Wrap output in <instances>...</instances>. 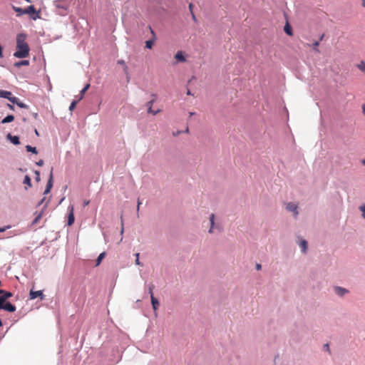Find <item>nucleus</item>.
<instances>
[{
	"mask_svg": "<svg viewBox=\"0 0 365 365\" xmlns=\"http://www.w3.org/2000/svg\"><path fill=\"white\" fill-rule=\"evenodd\" d=\"M26 35L24 34H18L16 36V51L14 56L16 58H24L29 55L30 48L26 41Z\"/></svg>",
	"mask_w": 365,
	"mask_h": 365,
	"instance_id": "obj_1",
	"label": "nucleus"
},
{
	"mask_svg": "<svg viewBox=\"0 0 365 365\" xmlns=\"http://www.w3.org/2000/svg\"><path fill=\"white\" fill-rule=\"evenodd\" d=\"M36 14V15L34 16H32V19L34 20H36V19L40 18L38 13L36 12L34 6H29L27 8L24 9V14Z\"/></svg>",
	"mask_w": 365,
	"mask_h": 365,
	"instance_id": "obj_2",
	"label": "nucleus"
},
{
	"mask_svg": "<svg viewBox=\"0 0 365 365\" xmlns=\"http://www.w3.org/2000/svg\"><path fill=\"white\" fill-rule=\"evenodd\" d=\"M53 168H51V173H50V175H49V179L48 180V182H47V185H46V187L45 189V191H44V195H47L50 192L52 187H53Z\"/></svg>",
	"mask_w": 365,
	"mask_h": 365,
	"instance_id": "obj_3",
	"label": "nucleus"
},
{
	"mask_svg": "<svg viewBox=\"0 0 365 365\" xmlns=\"http://www.w3.org/2000/svg\"><path fill=\"white\" fill-rule=\"evenodd\" d=\"M4 309L9 312H14L16 311V307L14 305L11 304L10 302H5L4 304H1L0 310Z\"/></svg>",
	"mask_w": 365,
	"mask_h": 365,
	"instance_id": "obj_4",
	"label": "nucleus"
},
{
	"mask_svg": "<svg viewBox=\"0 0 365 365\" xmlns=\"http://www.w3.org/2000/svg\"><path fill=\"white\" fill-rule=\"evenodd\" d=\"M154 101H155V100H154V99H153V100H151V101H150L147 102V103H146V104H145V106H146V107H147V108H148V113H151V114H153V115H156V114H158V113H160V110H159V109H158V110H153L152 109V106H153V104Z\"/></svg>",
	"mask_w": 365,
	"mask_h": 365,
	"instance_id": "obj_5",
	"label": "nucleus"
},
{
	"mask_svg": "<svg viewBox=\"0 0 365 365\" xmlns=\"http://www.w3.org/2000/svg\"><path fill=\"white\" fill-rule=\"evenodd\" d=\"M286 209L290 212L294 213V215L296 217L298 215L297 205L292 202H289L286 205Z\"/></svg>",
	"mask_w": 365,
	"mask_h": 365,
	"instance_id": "obj_6",
	"label": "nucleus"
},
{
	"mask_svg": "<svg viewBox=\"0 0 365 365\" xmlns=\"http://www.w3.org/2000/svg\"><path fill=\"white\" fill-rule=\"evenodd\" d=\"M149 29L153 35V38L145 41V47L150 49V48H152V47L154 44L155 39V34L150 26H149Z\"/></svg>",
	"mask_w": 365,
	"mask_h": 365,
	"instance_id": "obj_7",
	"label": "nucleus"
},
{
	"mask_svg": "<svg viewBox=\"0 0 365 365\" xmlns=\"http://www.w3.org/2000/svg\"><path fill=\"white\" fill-rule=\"evenodd\" d=\"M10 102L16 104L19 108H27L28 106L24 103L23 102L19 101V98L16 97H13L11 99H10Z\"/></svg>",
	"mask_w": 365,
	"mask_h": 365,
	"instance_id": "obj_8",
	"label": "nucleus"
},
{
	"mask_svg": "<svg viewBox=\"0 0 365 365\" xmlns=\"http://www.w3.org/2000/svg\"><path fill=\"white\" fill-rule=\"evenodd\" d=\"M68 210L70 212L68 217V225L71 226L74 222L73 207L72 205L69 206Z\"/></svg>",
	"mask_w": 365,
	"mask_h": 365,
	"instance_id": "obj_9",
	"label": "nucleus"
},
{
	"mask_svg": "<svg viewBox=\"0 0 365 365\" xmlns=\"http://www.w3.org/2000/svg\"><path fill=\"white\" fill-rule=\"evenodd\" d=\"M30 299H34L38 297H40L41 299H43V292L42 291H33V290H31L30 291Z\"/></svg>",
	"mask_w": 365,
	"mask_h": 365,
	"instance_id": "obj_10",
	"label": "nucleus"
},
{
	"mask_svg": "<svg viewBox=\"0 0 365 365\" xmlns=\"http://www.w3.org/2000/svg\"><path fill=\"white\" fill-rule=\"evenodd\" d=\"M0 97L6 98L10 101V99H11V98H13L14 96H12V93L10 91L0 90Z\"/></svg>",
	"mask_w": 365,
	"mask_h": 365,
	"instance_id": "obj_11",
	"label": "nucleus"
},
{
	"mask_svg": "<svg viewBox=\"0 0 365 365\" xmlns=\"http://www.w3.org/2000/svg\"><path fill=\"white\" fill-rule=\"evenodd\" d=\"M7 138L14 145L20 144L19 138L18 136L12 135L11 134L9 133L7 135Z\"/></svg>",
	"mask_w": 365,
	"mask_h": 365,
	"instance_id": "obj_12",
	"label": "nucleus"
},
{
	"mask_svg": "<svg viewBox=\"0 0 365 365\" xmlns=\"http://www.w3.org/2000/svg\"><path fill=\"white\" fill-rule=\"evenodd\" d=\"M150 299H151V304L153 306V309L155 312H156L160 306V303H159L158 300L154 296H152V297H150Z\"/></svg>",
	"mask_w": 365,
	"mask_h": 365,
	"instance_id": "obj_13",
	"label": "nucleus"
},
{
	"mask_svg": "<svg viewBox=\"0 0 365 365\" xmlns=\"http://www.w3.org/2000/svg\"><path fill=\"white\" fill-rule=\"evenodd\" d=\"M175 58L180 62H185L186 61L182 51H178L175 55Z\"/></svg>",
	"mask_w": 365,
	"mask_h": 365,
	"instance_id": "obj_14",
	"label": "nucleus"
},
{
	"mask_svg": "<svg viewBox=\"0 0 365 365\" xmlns=\"http://www.w3.org/2000/svg\"><path fill=\"white\" fill-rule=\"evenodd\" d=\"M335 292L339 295L343 296L345 293H346L348 291L345 289L344 288L340 287H336L334 288Z\"/></svg>",
	"mask_w": 365,
	"mask_h": 365,
	"instance_id": "obj_15",
	"label": "nucleus"
},
{
	"mask_svg": "<svg viewBox=\"0 0 365 365\" xmlns=\"http://www.w3.org/2000/svg\"><path fill=\"white\" fill-rule=\"evenodd\" d=\"M29 61H28V60L20 61L16 62L14 63V66L16 68H20L21 66H29Z\"/></svg>",
	"mask_w": 365,
	"mask_h": 365,
	"instance_id": "obj_16",
	"label": "nucleus"
},
{
	"mask_svg": "<svg viewBox=\"0 0 365 365\" xmlns=\"http://www.w3.org/2000/svg\"><path fill=\"white\" fill-rule=\"evenodd\" d=\"M210 228L209 230V232L210 233H212L213 232L214 226H215V215L214 214H211L210 215Z\"/></svg>",
	"mask_w": 365,
	"mask_h": 365,
	"instance_id": "obj_17",
	"label": "nucleus"
},
{
	"mask_svg": "<svg viewBox=\"0 0 365 365\" xmlns=\"http://www.w3.org/2000/svg\"><path fill=\"white\" fill-rule=\"evenodd\" d=\"M284 31L289 36H292V29L288 23H287L286 25L284 26Z\"/></svg>",
	"mask_w": 365,
	"mask_h": 365,
	"instance_id": "obj_18",
	"label": "nucleus"
},
{
	"mask_svg": "<svg viewBox=\"0 0 365 365\" xmlns=\"http://www.w3.org/2000/svg\"><path fill=\"white\" fill-rule=\"evenodd\" d=\"M90 88V84L87 83L85 87L81 91L80 97L78 98V101L81 100L83 98V96L85 93Z\"/></svg>",
	"mask_w": 365,
	"mask_h": 365,
	"instance_id": "obj_19",
	"label": "nucleus"
},
{
	"mask_svg": "<svg viewBox=\"0 0 365 365\" xmlns=\"http://www.w3.org/2000/svg\"><path fill=\"white\" fill-rule=\"evenodd\" d=\"M14 120V116L13 115H9L1 120V123H7L12 122Z\"/></svg>",
	"mask_w": 365,
	"mask_h": 365,
	"instance_id": "obj_20",
	"label": "nucleus"
},
{
	"mask_svg": "<svg viewBox=\"0 0 365 365\" xmlns=\"http://www.w3.org/2000/svg\"><path fill=\"white\" fill-rule=\"evenodd\" d=\"M299 246L301 247L302 252H306V250L307 249V242L306 240H301L299 243Z\"/></svg>",
	"mask_w": 365,
	"mask_h": 365,
	"instance_id": "obj_21",
	"label": "nucleus"
},
{
	"mask_svg": "<svg viewBox=\"0 0 365 365\" xmlns=\"http://www.w3.org/2000/svg\"><path fill=\"white\" fill-rule=\"evenodd\" d=\"M356 67L362 72L365 73V61H361L356 65Z\"/></svg>",
	"mask_w": 365,
	"mask_h": 365,
	"instance_id": "obj_22",
	"label": "nucleus"
},
{
	"mask_svg": "<svg viewBox=\"0 0 365 365\" xmlns=\"http://www.w3.org/2000/svg\"><path fill=\"white\" fill-rule=\"evenodd\" d=\"M105 256H106L105 252H102L99 255V256L98 257V258L96 259V266H98L101 264L102 259L105 257Z\"/></svg>",
	"mask_w": 365,
	"mask_h": 365,
	"instance_id": "obj_23",
	"label": "nucleus"
},
{
	"mask_svg": "<svg viewBox=\"0 0 365 365\" xmlns=\"http://www.w3.org/2000/svg\"><path fill=\"white\" fill-rule=\"evenodd\" d=\"M26 149L28 152H31L33 153L37 154V150L35 147H32L31 145H26Z\"/></svg>",
	"mask_w": 365,
	"mask_h": 365,
	"instance_id": "obj_24",
	"label": "nucleus"
},
{
	"mask_svg": "<svg viewBox=\"0 0 365 365\" xmlns=\"http://www.w3.org/2000/svg\"><path fill=\"white\" fill-rule=\"evenodd\" d=\"M24 184L27 185L29 187H31V178L29 175L25 176Z\"/></svg>",
	"mask_w": 365,
	"mask_h": 365,
	"instance_id": "obj_25",
	"label": "nucleus"
},
{
	"mask_svg": "<svg viewBox=\"0 0 365 365\" xmlns=\"http://www.w3.org/2000/svg\"><path fill=\"white\" fill-rule=\"evenodd\" d=\"M13 9L18 13V16L24 14V9L20 7L13 6Z\"/></svg>",
	"mask_w": 365,
	"mask_h": 365,
	"instance_id": "obj_26",
	"label": "nucleus"
},
{
	"mask_svg": "<svg viewBox=\"0 0 365 365\" xmlns=\"http://www.w3.org/2000/svg\"><path fill=\"white\" fill-rule=\"evenodd\" d=\"M154 288H155V285L153 284H150L149 285L148 293L150 295V297H152V296H154L153 295V289H154Z\"/></svg>",
	"mask_w": 365,
	"mask_h": 365,
	"instance_id": "obj_27",
	"label": "nucleus"
},
{
	"mask_svg": "<svg viewBox=\"0 0 365 365\" xmlns=\"http://www.w3.org/2000/svg\"><path fill=\"white\" fill-rule=\"evenodd\" d=\"M78 101H73L69 106V110L72 111L76 106Z\"/></svg>",
	"mask_w": 365,
	"mask_h": 365,
	"instance_id": "obj_28",
	"label": "nucleus"
},
{
	"mask_svg": "<svg viewBox=\"0 0 365 365\" xmlns=\"http://www.w3.org/2000/svg\"><path fill=\"white\" fill-rule=\"evenodd\" d=\"M42 217V212L38 213L33 221V224H36L38 220Z\"/></svg>",
	"mask_w": 365,
	"mask_h": 365,
	"instance_id": "obj_29",
	"label": "nucleus"
},
{
	"mask_svg": "<svg viewBox=\"0 0 365 365\" xmlns=\"http://www.w3.org/2000/svg\"><path fill=\"white\" fill-rule=\"evenodd\" d=\"M359 210L362 212V217L365 219V204L359 207Z\"/></svg>",
	"mask_w": 365,
	"mask_h": 365,
	"instance_id": "obj_30",
	"label": "nucleus"
},
{
	"mask_svg": "<svg viewBox=\"0 0 365 365\" xmlns=\"http://www.w3.org/2000/svg\"><path fill=\"white\" fill-rule=\"evenodd\" d=\"M118 64H120V65H123L124 66V71H127L128 70V66H126L125 61L123 60H119L118 61Z\"/></svg>",
	"mask_w": 365,
	"mask_h": 365,
	"instance_id": "obj_31",
	"label": "nucleus"
},
{
	"mask_svg": "<svg viewBox=\"0 0 365 365\" xmlns=\"http://www.w3.org/2000/svg\"><path fill=\"white\" fill-rule=\"evenodd\" d=\"M35 174H36V180L37 182H39L41 180V178H40V172L38 171V170H36L35 171Z\"/></svg>",
	"mask_w": 365,
	"mask_h": 365,
	"instance_id": "obj_32",
	"label": "nucleus"
},
{
	"mask_svg": "<svg viewBox=\"0 0 365 365\" xmlns=\"http://www.w3.org/2000/svg\"><path fill=\"white\" fill-rule=\"evenodd\" d=\"M139 256H140L139 253H136L135 254V257H136V259H135V264L137 265H140L141 264L140 262V260H139Z\"/></svg>",
	"mask_w": 365,
	"mask_h": 365,
	"instance_id": "obj_33",
	"label": "nucleus"
},
{
	"mask_svg": "<svg viewBox=\"0 0 365 365\" xmlns=\"http://www.w3.org/2000/svg\"><path fill=\"white\" fill-rule=\"evenodd\" d=\"M319 45V41H315L314 43H313V46H314V48L316 51L319 52V50L317 48L318 46Z\"/></svg>",
	"mask_w": 365,
	"mask_h": 365,
	"instance_id": "obj_34",
	"label": "nucleus"
},
{
	"mask_svg": "<svg viewBox=\"0 0 365 365\" xmlns=\"http://www.w3.org/2000/svg\"><path fill=\"white\" fill-rule=\"evenodd\" d=\"M123 232H124L123 220V218L121 217V230H120V234L123 235Z\"/></svg>",
	"mask_w": 365,
	"mask_h": 365,
	"instance_id": "obj_35",
	"label": "nucleus"
},
{
	"mask_svg": "<svg viewBox=\"0 0 365 365\" xmlns=\"http://www.w3.org/2000/svg\"><path fill=\"white\" fill-rule=\"evenodd\" d=\"M36 165L38 166H42L43 165V160H40L39 161L36 162Z\"/></svg>",
	"mask_w": 365,
	"mask_h": 365,
	"instance_id": "obj_36",
	"label": "nucleus"
},
{
	"mask_svg": "<svg viewBox=\"0 0 365 365\" xmlns=\"http://www.w3.org/2000/svg\"><path fill=\"white\" fill-rule=\"evenodd\" d=\"M361 110L364 115H365V103L361 106Z\"/></svg>",
	"mask_w": 365,
	"mask_h": 365,
	"instance_id": "obj_37",
	"label": "nucleus"
},
{
	"mask_svg": "<svg viewBox=\"0 0 365 365\" xmlns=\"http://www.w3.org/2000/svg\"><path fill=\"white\" fill-rule=\"evenodd\" d=\"M141 204V202L138 200V205H137V213L138 214V212H139V209H140V205Z\"/></svg>",
	"mask_w": 365,
	"mask_h": 365,
	"instance_id": "obj_38",
	"label": "nucleus"
},
{
	"mask_svg": "<svg viewBox=\"0 0 365 365\" xmlns=\"http://www.w3.org/2000/svg\"><path fill=\"white\" fill-rule=\"evenodd\" d=\"M2 51H3V48H2V46L0 45V58H2V57H3V53H2Z\"/></svg>",
	"mask_w": 365,
	"mask_h": 365,
	"instance_id": "obj_39",
	"label": "nucleus"
},
{
	"mask_svg": "<svg viewBox=\"0 0 365 365\" xmlns=\"http://www.w3.org/2000/svg\"><path fill=\"white\" fill-rule=\"evenodd\" d=\"M324 349L329 351V344H326L324 345Z\"/></svg>",
	"mask_w": 365,
	"mask_h": 365,
	"instance_id": "obj_40",
	"label": "nucleus"
},
{
	"mask_svg": "<svg viewBox=\"0 0 365 365\" xmlns=\"http://www.w3.org/2000/svg\"><path fill=\"white\" fill-rule=\"evenodd\" d=\"M7 106H8L11 110H14V106L11 105V104H7Z\"/></svg>",
	"mask_w": 365,
	"mask_h": 365,
	"instance_id": "obj_41",
	"label": "nucleus"
},
{
	"mask_svg": "<svg viewBox=\"0 0 365 365\" xmlns=\"http://www.w3.org/2000/svg\"><path fill=\"white\" fill-rule=\"evenodd\" d=\"M192 6H193L192 4H190L189 9H190L191 13L192 12Z\"/></svg>",
	"mask_w": 365,
	"mask_h": 365,
	"instance_id": "obj_42",
	"label": "nucleus"
},
{
	"mask_svg": "<svg viewBox=\"0 0 365 365\" xmlns=\"http://www.w3.org/2000/svg\"><path fill=\"white\" fill-rule=\"evenodd\" d=\"M261 267H261V264H257L256 265V268H257V270L261 269Z\"/></svg>",
	"mask_w": 365,
	"mask_h": 365,
	"instance_id": "obj_43",
	"label": "nucleus"
},
{
	"mask_svg": "<svg viewBox=\"0 0 365 365\" xmlns=\"http://www.w3.org/2000/svg\"><path fill=\"white\" fill-rule=\"evenodd\" d=\"M9 228V227H7ZM6 230V227L0 228V232H4Z\"/></svg>",
	"mask_w": 365,
	"mask_h": 365,
	"instance_id": "obj_44",
	"label": "nucleus"
},
{
	"mask_svg": "<svg viewBox=\"0 0 365 365\" xmlns=\"http://www.w3.org/2000/svg\"><path fill=\"white\" fill-rule=\"evenodd\" d=\"M44 200H45V197H43V199L39 202L38 205H41L43 202V201H44Z\"/></svg>",
	"mask_w": 365,
	"mask_h": 365,
	"instance_id": "obj_45",
	"label": "nucleus"
},
{
	"mask_svg": "<svg viewBox=\"0 0 365 365\" xmlns=\"http://www.w3.org/2000/svg\"><path fill=\"white\" fill-rule=\"evenodd\" d=\"M191 14H192V16L193 20L196 21V17H195V14H193V12H192Z\"/></svg>",
	"mask_w": 365,
	"mask_h": 365,
	"instance_id": "obj_46",
	"label": "nucleus"
},
{
	"mask_svg": "<svg viewBox=\"0 0 365 365\" xmlns=\"http://www.w3.org/2000/svg\"><path fill=\"white\" fill-rule=\"evenodd\" d=\"M361 5L365 8V0H362Z\"/></svg>",
	"mask_w": 365,
	"mask_h": 365,
	"instance_id": "obj_47",
	"label": "nucleus"
},
{
	"mask_svg": "<svg viewBox=\"0 0 365 365\" xmlns=\"http://www.w3.org/2000/svg\"><path fill=\"white\" fill-rule=\"evenodd\" d=\"M361 163H362L364 165H365V159H364V160H361Z\"/></svg>",
	"mask_w": 365,
	"mask_h": 365,
	"instance_id": "obj_48",
	"label": "nucleus"
},
{
	"mask_svg": "<svg viewBox=\"0 0 365 365\" xmlns=\"http://www.w3.org/2000/svg\"><path fill=\"white\" fill-rule=\"evenodd\" d=\"M187 95H191V93H190V90H187Z\"/></svg>",
	"mask_w": 365,
	"mask_h": 365,
	"instance_id": "obj_49",
	"label": "nucleus"
},
{
	"mask_svg": "<svg viewBox=\"0 0 365 365\" xmlns=\"http://www.w3.org/2000/svg\"><path fill=\"white\" fill-rule=\"evenodd\" d=\"M34 116L35 118H36L38 117V114L37 113H34Z\"/></svg>",
	"mask_w": 365,
	"mask_h": 365,
	"instance_id": "obj_50",
	"label": "nucleus"
},
{
	"mask_svg": "<svg viewBox=\"0 0 365 365\" xmlns=\"http://www.w3.org/2000/svg\"><path fill=\"white\" fill-rule=\"evenodd\" d=\"M88 203H89V201H86V202H84V205H88Z\"/></svg>",
	"mask_w": 365,
	"mask_h": 365,
	"instance_id": "obj_51",
	"label": "nucleus"
},
{
	"mask_svg": "<svg viewBox=\"0 0 365 365\" xmlns=\"http://www.w3.org/2000/svg\"><path fill=\"white\" fill-rule=\"evenodd\" d=\"M324 35H322L319 40L322 41L323 39Z\"/></svg>",
	"mask_w": 365,
	"mask_h": 365,
	"instance_id": "obj_52",
	"label": "nucleus"
},
{
	"mask_svg": "<svg viewBox=\"0 0 365 365\" xmlns=\"http://www.w3.org/2000/svg\"><path fill=\"white\" fill-rule=\"evenodd\" d=\"M194 115V113H190V116H192Z\"/></svg>",
	"mask_w": 365,
	"mask_h": 365,
	"instance_id": "obj_53",
	"label": "nucleus"
},
{
	"mask_svg": "<svg viewBox=\"0 0 365 365\" xmlns=\"http://www.w3.org/2000/svg\"><path fill=\"white\" fill-rule=\"evenodd\" d=\"M4 292L3 289H0V294Z\"/></svg>",
	"mask_w": 365,
	"mask_h": 365,
	"instance_id": "obj_54",
	"label": "nucleus"
},
{
	"mask_svg": "<svg viewBox=\"0 0 365 365\" xmlns=\"http://www.w3.org/2000/svg\"><path fill=\"white\" fill-rule=\"evenodd\" d=\"M35 133H36V134L37 135H38V131H37L36 130H35Z\"/></svg>",
	"mask_w": 365,
	"mask_h": 365,
	"instance_id": "obj_55",
	"label": "nucleus"
}]
</instances>
